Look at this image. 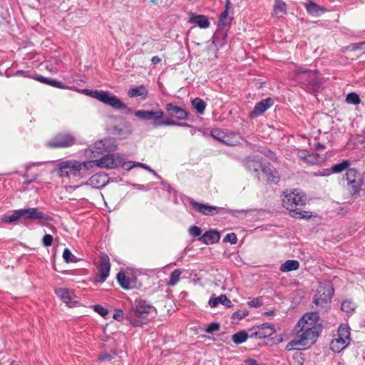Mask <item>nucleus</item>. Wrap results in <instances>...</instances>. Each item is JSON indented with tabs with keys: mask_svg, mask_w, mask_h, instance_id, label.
I'll return each mask as SVG.
<instances>
[{
	"mask_svg": "<svg viewBox=\"0 0 365 365\" xmlns=\"http://www.w3.org/2000/svg\"><path fill=\"white\" fill-rule=\"evenodd\" d=\"M319 319L318 312L307 313L299 320L294 327L297 337H300L306 346L313 344L322 330V326L319 322Z\"/></svg>",
	"mask_w": 365,
	"mask_h": 365,
	"instance_id": "f257e3e1",
	"label": "nucleus"
},
{
	"mask_svg": "<svg viewBox=\"0 0 365 365\" xmlns=\"http://www.w3.org/2000/svg\"><path fill=\"white\" fill-rule=\"evenodd\" d=\"M282 205L291 213V216L299 219H309L312 215L310 212L302 210L306 203L304 194L299 189L284 192Z\"/></svg>",
	"mask_w": 365,
	"mask_h": 365,
	"instance_id": "f03ea898",
	"label": "nucleus"
},
{
	"mask_svg": "<svg viewBox=\"0 0 365 365\" xmlns=\"http://www.w3.org/2000/svg\"><path fill=\"white\" fill-rule=\"evenodd\" d=\"M152 313H156L153 305L143 299H137L126 314V319L133 327H142L149 322V315Z\"/></svg>",
	"mask_w": 365,
	"mask_h": 365,
	"instance_id": "7ed1b4c3",
	"label": "nucleus"
},
{
	"mask_svg": "<svg viewBox=\"0 0 365 365\" xmlns=\"http://www.w3.org/2000/svg\"><path fill=\"white\" fill-rule=\"evenodd\" d=\"M292 78L301 88L309 93L317 92L322 84L317 70L303 67H299L293 71Z\"/></svg>",
	"mask_w": 365,
	"mask_h": 365,
	"instance_id": "20e7f679",
	"label": "nucleus"
},
{
	"mask_svg": "<svg viewBox=\"0 0 365 365\" xmlns=\"http://www.w3.org/2000/svg\"><path fill=\"white\" fill-rule=\"evenodd\" d=\"M334 293V289L331 281L321 282L314 296L312 304L319 310L327 311L330 308Z\"/></svg>",
	"mask_w": 365,
	"mask_h": 365,
	"instance_id": "39448f33",
	"label": "nucleus"
},
{
	"mask_svg": "<svg viewBox=\"0 0 365 365\" xmlns=\"http://www.w3.org/2000/svg\"><path fill=\"white\" fill-rule=\"evenodd\" d=\"M20 219L33 220H43L46 222H52L53 220L52 217L41 212L37 207L16 210L12 214L4 217L2 220L5 222L12 223Z\"/></svg>",
	"mask_w": 365,
	"mask_h": 365,
	"instance_id": "423d86ee",
	"label": "nucleus"
},
{
	"mask_svg": "<svg viewBox=\"0 0 365 365\" xmlns=\"http://www.w3.org/2000/svg\"><path fill=\"white\" fill-rule=\"evenodd\" d=\"M134 115L139 119L145 121L152 120L154 127L173 126L175 120L168 118L161 109L145 110H138Z\"/></svg>",
	"mask_w": 365,
	"mask_h": 365,
	"instance_id": "0eeeda50",
	"label": "nucleus"
},
{
	"mask_svg": "<svg viewBox=\"0 0 365 365\" xmlns=\"http://www.w3.org/2000/svg\"><path fill=\"white\" fill-rule=\"evenodd\" d=\"M80 166V162L78 160H65L58 163L57 173L63 181L68 180L76 182L83 178Z\"/></svg>",
	"mask_w": 365,
	"mask_h": 365,
	"instance_id": "6e6552de",
	"label": "nucleus"
},
{
	"mask_svg": "<svg viewBox=\"0 0 365 365\" xmlns=\"http://www.w3.org/2000/svg\"><path fill=\"white\" fill-rule=\"evenodd\" d=\"M344 178L346 180L347 190L351 196L358 195L364 184V178L361 173L354 168L346 170Z\"/></svg>",
	"mask_w": 365,
	"mask_h": 365,
	"instance_id": "1a4fd4ad",
	"label": "nucleus"
},
{
	"mask_svg": "<svg viewBox=\"0 0 365 365\" xmlns=\"http://www.w3.org/2000/svg\"><path fill=\"white\" fill-rule=\"evenodd\" d=\"M350 342V332L349 327L340 325L338 329L337 337L331 341V349L336 353H339L344 349Z\"/></svg>",
	"mask_w": 365,
	"mask_h": 365,
	"instance_id": "9d476101",
	"label": "nucleus"
},
{
	"mask_svg": "<svg viewBox=\"0 0 365 365\" xmlns=\"http://www.w3.org/2000/svg\"><path fill=\"white\" fill-rule=\"evenodd\" d=\"M76 143V138L70 133H58L52 139L47 141L46 145L50 148H61L72 146Z\"/></svg>",
	"mask_w": 365,
	"mask_h": 365,
	"instance_id": "9b49d317",
	"label": "nucleus"
},
{
	"mask_svg": "<svg viewBox=\"0 0 365 365\" xmlns=\"http://www.w3.org/2000/svg\"><path fill=\"white\" fill-rule=\"evenodd\" d=\"M133 132L131 124L123 118H115L111 133L119 139L127 138Z\"/></svg>",
	"mask_w": 365,
	"mask_h": 365,
	"instance_id": "f8f14e48",
	"label": "nucleus"
},
{
	"mask_svg": "<svg viewBox=\"0 0 365 365\" xmlns=\"http://www.w3.org/2000/svg\"><path fill=\"white\" fill-rule=\"evenodd\" d=\"M95 98L104 104L108 105L115 109H124L126 105L119 100L115 96L103 91H97L95 92Z\"/></svg>",
	"mask_w": 365,
	"mask_h": 365,
	"instance_id": "ddd939ff",
	"label": "nucleus"
},
{
	"mask_svg": "<svg viewBox=\"0 0 365 365\" xmlns=\"http://www.w3.org/2000/svg\"><path fill=\"white\" fill-rule=\"evenodd\" d=\"M264 162L263 158L259 155H252L247 157L243 160V165L250 172H252L257 180H260L259 170L262 168Z\"/></svg>",
	"mask_w": 365,
	"mask_h": 365,
	"instance_id": "4468645a",
	"label": "nucleus"
},
{
	"mask_svg": "<svg viewBox=\"0 0 365 365\" xmlns=\"http://www.w3.org/2000/svg\"><path fill=\"white\" fill-rule=\"evenodd\" d=\"M251 331V338L265 339L274 334L276 329L274 324L264 323L254 327Z\"/></svg>",
	"mask_w": 365,
	"mask_h": 365,
	"instance_id": "2eb2a0df",
	"label": "nucleus"
},
{
	"mask_svg": "<svg viewBox=\"0 0 365 365\" xmlns=\"http://www.w3.org/2000/svg\"><path fill=\"white\" fill-rule=\"evenodd\" d=\"M116 147L117 145L114 138H106L96 142L91 149V152L93 153L103 154L106 152L115 150Z\"/></svg>",
	"mask_w": 365,
	"mask_h": 365,
	"instance_id": "dca6fc26",
	"label": "nucleus"
},
{
	"mask_svg": "<svg viewBox=\"0 0 365 365\" xmlns=\"http://www.w3.org/2000/svg\"><path fill=\"white\" fill-rule=\"evenodd\" d=\"M120 154H106L100 159L96 160V166L107 169L115 168L120 164Z\"/></svg>",
	"mask_w": 365,
	"mask_h": 365,
	"instance_id": "f3484780",
	"label": "nucleus"
},
{
	"mask_svg": "<svg viewBox=\"0 0 365 365\" xmlns=\"http://www.w3.org/2000/svg\"><path fill=\"white\" fill-rule=\"evenodd\" d=\"M165 109L170 119L175 118L178 120H186L189 118L190 113L188 111L173 103H167Z\"/></svg>",
	"mask_w": 365,
	"mask_h": 365,
	"instance_id": "a211bd4d",
	"label": "nucleus"
},
{
	"mask_svg": "<svg viewBox=\"0 0 365 365\" xmlns=\"http://www.w3.org/2000/svg\"><path fill=\"white\" fill-rule=\"evenodd\" d=\"M109 176L105 173H99L93 175L86 182L81 183L76 187L82 185H89L93 188L101 189L105 187L109 182Z\"/></svg>",
	"mask_w": 365,
	"mask_h": 365,
	"instance_id": "6ab92c4d",
	"label": "nucleus"
},
{
	"mask_svg": "<svg viewBox=\"0 0 365 365\" xmlns=\"http://www.w3.org/2000/svg\"><path fill=\"white\" fill-rule=\"evenodd\" d=\"M100 262L96 282L103 283L108 277L110 273V263L108 256L106 254H101Z\"/></svg>",
	"mask_w": 365,
	"mask_h": 365,
	"instance_id": "aec40b11",
	"label": "nucleus"
},
{
	"mask_svg": "<svg viewBox=\"0 0 365 365\" xmlns=\"http://www.w3.org/2000/svg\"><path fill=\"white\" fill-rule=\"evenodd\" d=\"M190 205L198 212L204 215L213 216L218 213L220 207L217 206L210 205L196 202L195 200L190 198L188 200Z\"/></svg>",
	"mask_w": 365,
	"mask_h": 365,
	"instance_id": "412c9836",
	"label": "nucleus"
},
{
	"mask_svg": "<svg viewBox=\"0 0 365 365\" xmlns=\"http://www.w3.org/2000/svg\"><path fill=\"white\" fill-rule=\"evenodd\" d=\"M273 104L274 100L272 98L262 99L255 104L252 111L250 113V117L255 118L262 115L267 109L272 107Z\"/></svg>",
	"mask_w": 365,
	"mask_h": 365,
	"instance_id": "4be33fe9",
	"label": "nucleus"
},
{
	"mask_svg": "<svg viewBox=\"0 0 365 365\" xmlns=\"http://www.w3.org/2000/svg\"><path fill=\"white\" fill-rule=\"evenodd\" d=\"M302 4L307 12L312 16H319L327 11L325 7L318 5L312 0H307L306 2L302 3Z\"/></svg>",
	"mask_w": 365,
	"mask_h": 365,
	"instance_id": "5701e85b",
	"label": "nucleus"
},
{
	"mask_svg": "<svg viewBox=\"0 0 365 365\" xmlns=\"http://www.w3.org/2000/svg\"><path fill=\"white\" fill-rule=\"evenodd\" d=\"M262 172L266 175L267 180L274 184L279 181V175L278 171L269 163H264Z\"/></svg>",
	"mask_w": 365,
	"mask_h": 365,
	"instance_id": "b1692460",
	"label": "nucleus"
},
{
	"mask_svg": "<svg viewBox=\"0 0 365 365\" xmlns=\"http://www.w3.org/2000/svg\"><path fill=\"white\" fill-rule=\"evenodd\" d=\"M128 96L130 98H140L142 100H145L148 96V90L147 86L143 84L130 88L128 91Z\"/></svg>",
	"mask_w": 365,
	"mask_h": 365,
	"instance_id": "393cba45",
	"label": "nucleus"
},
{
	"mask_svg": "<svg viewBox=\"0 0 365 365\" xmlns=\"http://www.w3.org/2000/svg\"><path fill=\"white\" fill-rule=\"evenodd\" d=\"M220 234L215 230L206 231L202 236L199 237V240L205 245H212L219 242Z\"/></svg>",
	"mask_w": 365,
	"mask_h": 365,
	"instance_id": "a878e982",
	"label": "nucleus"
},
{
	"mask_svg": "<svg viewBox=\"0 0 365 365\" xmlns=\"http://www.w3.org/2000/svg\"><path fill=\"white\" fill-rule=\"evenodd\" d=\"M34 79L47 85H49L52 87L58 88H67L68 86L65 85L63 82L51 78L44 77L43 76L38 75V73H35V76H33Z\"/></svg>",
	"mask_w": 365,
	"mask_h": 365,
	"instance_id": "bb28decb",
	"label": "nucleus"
},
{
	"mask_svg": "<svg viewBox=\"0 0 365 365\" xmlns=\"http://www.w3.org/2000/svg\"><path fill=\"white\" fill-rule=\"evenodd\" d=\"M42 165V163L41 162H36V163H29L25 165L26 168V172L23 175V178H25V181L24 182L26 185H29L31 182L36 180L38 174V173H30V169L33 166H38Z\"/></svg>",
	"mask_w": 365,
	"mask_h": 365,
	"instance_id": "cd10ccee",
	"label": "nucleus"
},
{
	"mask_svg": "<svg viewBox=\"0 0 365 365\" xmlns=\"http://www.w3.org/2000/svg\"><path fill=\"white\" fill-rule=\"evenodd\" d=\"M56 295L66 304L73 302L74 298L73 292L68 288H58L55 290Z\"/></svg>",
	"mask_w": 365,
	"mask_h": 365,
	"instance_id": "c85d7f7f",
	"label": "nucleus"
},
{
	"mask_svg": "<svg viewBox=\"0 0 365 365\" xmlns=\"http://www.w3.org/2000/svg\"><path fill=\"white\" fill-rule=\"evenodd\" d=\"M208 304L212 308L216 307L220 304L226 307H231L232 305V302L225 294H221L217 297H211L209 299Z\"/></svg>",
	"mask_w": 365,
	"mask_h": 365,
	"instance_id": "c756f323",
	"label": "nucleus"
},
{
	"mask_svg": "<svg viewBox=\"0 0 365 365\" xmlns=\"http://www.w3.org/2000/svg\"><path fill=\"white\" fill-rule=\"evenodd\" d=\"M189 21L192 24L197 25L201 29H207L210 26V21L204 15H192Z\"/></svg>",
	"mask_w": 365,
	"mask_h": 365,
	"instance_id": "7c9ffc66",
	"label": "nucleus"
},
{
	"mask_svg": "<svg viewBox=\"0 0 365 365\" xmlns=\"http://www.w3.org/2000/svg\"><path fill=\"white\" fill-rule=\"evenodd\" d=\"M299 268V262L295 259H288L281 264L279 269L282 272H288Z\"/></svg>",
	"mask_w": 365,
	"mask_h": 365,
	"instance_id": "2f4dec72",
	"label": "nucleus"
},
{
	"mask_svg": "<svg viewBox=\"0 0 365 365\" xmlns=\"http://www.w3.org/2000/svg\"><path fill=\"white\" fill-rule=\"evenodd\" d=\"M350 165V161L348 160H343L341 163L333 165L329 169L331 174L340 173L344 170H347Z\"/></svg>",
	"mask_w": 365,
	"mask_h": 365,
	"instance_id": "473e14b6",
	"label": "nucleus"
},
{
	"mask_svg": "<svg viewBox=\"0 0 365 365\" xmlns=\"http://www.w3.org/2000/svg\"><path fill=\"white\" fill-rule=\"evenodd\" d=\"M191 103L198 114L203 115L205 113L207 106V103L205 101L200 98H195L192 101Z\"/></svg>",
	"mask_w": 365,
	"mask_h": 365,
	"instance_id": "72a5a7b5",
	"label": "nucleus"
},
{
	"mask_svg": "<svg viewBox=\"0 0 365 365\" xmlns=\"http://www.w3.org/2000/svg\"><path fill=\"white\" fill-rule=\"evenodd\" d=\"M117 280L121 287L124 289H129L132 288L130 279L125 275V272H118L117 274Z\"/></svg>",
	"mask_w": 365,
	"mask_h": 365,
	"instance_id": "f704fd0d",
	"label": "nucleus"
},
{
	"mask_svg": "<svg viewBox=\"0 0 365 365\" xmlns=\"http://www.w3.org/2000/svg\"><path fill=\"white\" fill-rule=\"evenodd\" d=\"M356 308V305L352 300L343 301L341 304V310L347 314H353Z\"/></svg>",
	"mask_w": 365,
	"mask_h": 365,
	"instance_id": "c9c22d12",
	"label": "nucleus"
},
{
	"mask_svg": "<svg viewBox=\"0 0 365 365\" xmlns=\"http://www.w3.org/2000/svg\"><path fill=\"white\" fill-rule=\"evenodd\" d=\"M80 167H81V173L82 175V178H86L88 174V170L91 168H93L94 166H96V160L93 161H86L81 163L80 162Z\"/></svg>",
	"mask_w": 365,
	"mask_h": 365,
	"instance_id": "e433bc0d",
	"label": "nucleus"
},
{
	"mask_svg": "<svg viewBox=\"0 0 365 365\" xmlns=\"http://www.w3.org/2000/svg\"><path fill=\"white\" fill-rule=\"evenodd\" d=\"M248 334L245 331H240L234 334L232 336L233 342L236 344H240L247 341Z\"/></svg>",
	"mask_w": 365,
	"mask_h": 365,
	"instance_id": "4c0bfd02",
	"label": "nucleus"
},
{
	"mask_svg": "<svg viewBox=\"0 0 365 365\" xmlns=\"http://www.w3.org/2000/svg\"><path fill=\"white\" fill-rule=\"evenodd\" d=\"M297 346H305L306 344L304 343V341H302L300 337H297V334L295 333V339L292 340L287 344L285 349L287 351H292L296 349L295 347Z\"/></svg>",
	"mask_w": 365,
	"mask_h": 365,
	"instance_id": "58836bf2",
	"label": "nucleus"
},
{
	"mask_svg": "<svg viewBox=\"0 0 365 365\" xmlns=\"http://www.w3.org/2000/svg\"><path fill=\"white\" fill-rule=\"evenodd\" d=\"M181 274L182 272L180 269H176L174 271H173L170 274L168 284L170 286H174L177 284V283L179 282L180 279Z\"/></svg>",
	"mask_w": 365,
	"mask_h": 365,
	"instance_id": "ea45409f",
	"label": "nucleus"
},
{
	"mask_svg": "<svg viewBox=\"0 0 365 365\" xmlns=\"http://www.w3.org/2000/svg\"><path fill=\"white\" fill-rule=\"evenodd\" d=\"M286 4L282 0H275L274 12L276 15L286 14Z\"/></svg>",
	"mask_w": 365,
	"mask_h": 365,
	"instance_id": "a19ab883",
	"label": "nucleus"
},
{
	"mask_svg": "<svg viewBox=\"0 0 365 365\" xmlns=\"http://www.w3.org/2000/svg\"><path fill=\"white\" fill-rule=\"evenodd\" d=\"M346 101L349 104L358 105L361 101L357 93H350L346 96Z\"/></svg>",
	"mask_w": 365,
	"mask_h": 365,
	"instance_id": "79ce46f5",
	"label": "nucleus"
},
{
	"mask_svg": "<svg viewBox=\"0 0 365 365\" xmlns=\"http://www.w3.org/2000/svg\"><path fill=\"white\" fill-rule=\"evenodd\" d=\"M319 155L317 153H308L307 158L304 160V162L310 165H315L319 162Z\"/></svg>",
	"mask_w": 365,
	"mask_h": 365,
	"instance_id": "37998d69",
	"label": "nucleus"
},
{
	"mask_svg": "<svg viewBox=\"0 0 365 365\" xmlns=\"http://www.w3.org/2000/svg\"><path fill=\"white\" fill-rule=\"evenodd\" d=\"M117 355L115 351H111L110 353L101 352L98 355V360L101 361H110Z\"/></svg>",
	"mask_w": 365,
	"mask_h": 365,
	"instance_id": "c03bdc74",
	"label": "nucleus"
},
{
	"mask_svg": "<svg viewBox=\"0 0 365 365\" xmlns=\"http://www.w3.org/2000/svg\"><path fill=\"white\" fill-rule=\"evenodd\" d=\"M63 258L67 263L76 262V257L71 253L69 249L65 248L63 252Z\"/></svg>",
	"mask_w": 365,
	"mask_h": 365,
	"instance_id": "a18cd8bd",
	"label": "nucleus"
},
{
	"mask_svg": "<svg viewBox=\"0 0 365 365\" xmlns=\"http://www.w3.org/2000/svg\"><path fill=\"white\" fill-rule=\"evenodd\" d=\"M120 164L119 167H122L123 169L126 170H130L134 168V162L133 161H125L123 155L120 154Z\"/></svg>",
	"mask_w": 365,
	"mask_h": 365,
	"instance_id": "49530a36",
	"label": "nucleus"
},
{
	"mask_svg": "<svg viewBox=\"0 0 365 365\" xmlns=\"http://www.w3.org/2000/svg\"><path fill=\"white\" fill-rule=\"evenodd\" d=\"M220 329V324L219 322H212L205 329V331L209 334H212L214 331H217Z\"/></svg>",
	"mask_w": 365,
	"mask_h": 365,
	"instance_id": "de8ad7c7",
	"label": "nucleus"
},
{
	"mask_svg": "<svg viewBox=\"0 0 365 365\" xmlns=\"http://www.w3.org/2000/svg\"><path fill=\"white\" fill-rule=\"evenodd\" d=\"M232 19H227V20L222 21V19H219L218 28L220 29L227 31L231 25Z\"/></svg>",
	"mask_w": 365,
	"mask_h": 365,
	"instance_id": "09e8293b",
	"label": "nucleus"
},
{
	"mask_svg": "<svg viewBox=\"0 0 365 365\" xmlns=\"http://www.w3.org/2000/svg\"><path fill=\"white\" fill-rule=\"evenodd\" d=\"M237 237L235 233L230 232L227 233L223 238L224 242H230L232 245H235L237 243Z\"/></svg>",
	"mask_w": 365,
	"mask_h": 365,
	"instance_id": "8fccbe9b",
	"label": "nucleus"
},
{
	"mask_svg": "<svg viewBox=\"0 0 365 365\" xmlns=\"http://www.w3.org/2000/svg\"><path fill=\"white\" fill-rule=\"evenodd\" d=\"M248 315V311L246 310V309H242V310H238L235 312L233 313L232 316V318L233 319H238V320H240V319H244L246 316Z\"/></svg>",
	"mask_w": 365,
	"mask_h": 365,
	"instance_id": "3c124183",
	"label": "nucleus"
},
{
	"mask_svg": "<svg viewBox=\"0 0 365 365\" xmlns=\"http://www.w3.org/2000/svg\"><path fill=\"white\" fill-rule=\"evenodd\" d=\"M93 310L103 317L108 314V309L100 304L94 305Z\"/></svg>",
	"mask_w": 365,
	"mask_h": 365,
	"instance_id": "603ef678",
	"label": "nucleus"
},
{
	"mask_svg": "<svg viewBox=\"0 0 365 365\" xmlns=\"http://www.w3.org/2000/svg\"><path fill=\"white\" fill-rule=\"evenodd\" d=\"M210 135L213 138L218 140L225 144H229L225 140L222 139V133L219 129H213L211 130Z\"/></svg>",
	"mask_w": 365,
	"mask_h": 365,
	"instance_id": "864d4df0",
	"label": "nucleus"
},
{
	"mask_svg": "<svg viewBox=\"0 0 365 365\" xmlns=\"http://www.w3.org/2000/svg\"><path fill=\"white\" fill-rule=\"evenodd\" d=\"M35 73H31L29 71L18 70L13 74V76H21L22 77L34 78L33 76H35Z\"/></svg>",
	"mask_w": 365,
	"mask_h": 365,
	"instance_id": "5fc2aeb1",
	"label": "nucleus"
},
{
	"mask_svg": "<svg viewBox=\"0 0 365 365\" xmlns=\"http://www.w3.org/2000/svg\"><path fill=\"white\" fill-rule=\"evenodd\" d=\"M189 233L192 237H200L202 234V230L200 227L193 225L189 228Z\"/></svg>",
	"mask_w": 365,
	"mask_h": 365,
	"instance_id": "6e6d98bb",
	"label": "nucleus"
},
{
	"mask_svg": "<svg viewBox=\"0 0 365 365\" xmlns=\"http://www.w3.org/2000/svg\"><path fill=\"white\" fill-rule=\"evenodd\" d=\"M349 48L351 51L363 50L365 53V41L351 43Z\"/></svg>",
	"mask_w": 365,
	"mask_h": 365,
	"instance_id": "4d7b16f0",
	"label": "nucleus"
},
{
	"mask_svg": "<svg viewBox=\"0 0 365 365\" xmlns=\"http://www.w3.org/2000/svg\"><path fill=\"white\" fill-rule=\"evenodd\" d=\"M53 238L51 235L46 234L42 239V243L45 247H50L53 243Z\"/></svg>",
	"mask_w": 365,
	"mask_h": 365,
	"instance_id": "13d9d810",
	"label": "nucleus"
},
{
	"mask_svg": "<svg viewBox=\"0 0 365 365\" xmlns=\"http://www.w3.org/2000/svg\"><path fill=\"white\" fill-rule=\"evenodd\" d=\"M247 304L250 307H259L262 306V302L259 298H254L247 302Z\"/></svg>",
	"mask_w": 365,
	"mask_h": 365,
	"instance_id": "bf43d9fd",
	"label": "nucleus"
},
{
	"mask_svg": "<svg viewBox=\"0 0 365 365\" xmlns=\"http://www.w3.org/2000/svg\"><path fill=\"white\" fill-rule=\"evenodd\" d=\"M331 175L330 172L329 168H324L322 170H320L317 172L313 173V176L318 177V176H329Z\"/></svg>",
	"mask_w": 365,
	"mask_h": 365,
	"instance_id": "052dcab7",
	"label": "nucleus"
},
{
	"mask_svg": "<svg viewBox=\"0 0 365 365\" xmlns=\"http://www.w3.org/2000/svg\"><path fill=\"white\" fill-rule=\"evenodd\" d=\"M113 317L118 322H122L124 319V313L121 309H117L115 310Z\"/></svg>",
	"mask_w": 365,
	"mask_h": 365,
	"instance_id": "680f3d73",
	"label": "nucleus"
},
{
	"mask_svg": "<svg viewBox=\"0 0 365 365\" xmlns=\"http://www.w3.org/2000/svg\"><path fill=\"white\" fill-rule=\"evenodd\" d=\"M95 92L96 91H92L89 89H81L80 93L95 98Z\"/></svg>",
	"mask_w": 365,
	"mask_h": 365,
	"instance_id": "e2e57ef3",
	"label": "nucleus"
},
{
	"mask_svg": "<svg viewBox=\"0 0 365 365\" xmlns=\"http://www.w3.org/2000/svg\"><path fill=\"white\" fill-rule=\"evenodd\" d=\"M308 153H309L305 150H299L297 152V156L304 161Z\"/></svg>",
	"mask_w": 365,
	"mask_h": 365,
	"instance_id": "0e129e2a",
	"label": "nucleus"
},
{
	"mask_svg": "<svg viewBox=\"0 0 365 365\" xmlns=\"http://www.w3.org/2000/svg\"><path fill=\"white\" fill-rule=\"evenodd\" d=\"M133 186L134 187L138 188V190H148L150 188L148 185L145 186L144 185H140V184H133Z\"/></svg>",
	"mask_w": 365,
	"mask_h": 365,
	"instance_id": "69168bd1",
	"label": "nucleus"
},
{
	"mask_svg": "<svg viewBox=\"0 0 365 365\" xmlns=\"http://www.w3.org/2000/svg\"><path fill=\"white\" fill-rule=\"evenodd\" d=\"M229 11L228 10H224V11L220 14L219 19H222V21L227 20L228 18Z\"/></svg>",
	"mask_w": 365,
	"mask_h": 365,
	"instance_id": "338daca9",
	"label": "nucleus"
},
{
	"mask_svg": "<svg viewBox=\"0 0 365 365\" xmlns=\"http://www.w3.org/2000/svg\"><path fill=\"white\" fill-rule=\"evenodd\" d=\"M247 365H259L257 361L253 359H249L247 360Z\"/></svg>",
	"mask_w": 365,
	"mask_h": 365,
	"instance_id": "774afa93",
	"label": "nucleus"
}]
</instances>
